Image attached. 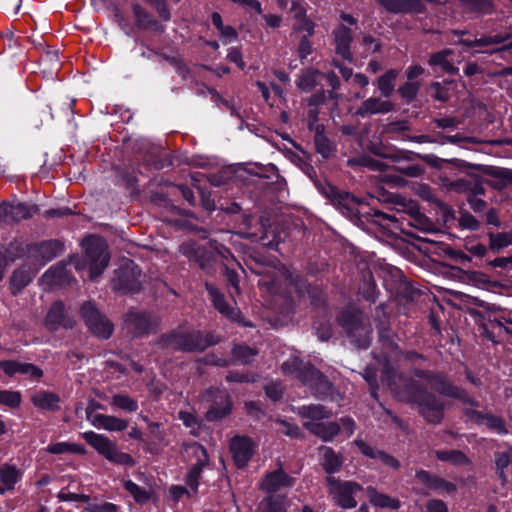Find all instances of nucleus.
I'll list each match as a JSON object with an SVG mask.
<instances>
[{"label": "nucleus", "mask_w": 512, "mask_h": 512, "mask_svg": "<svg viewBox=\"0 0 512 512\" xmlns=\"http://www.w3.org/2000/svg\"><path fill=\"white\" fill-rule=\"evenodd\" d=\"M85 254L83 257L74 256L70 264L78 271L88 269L90 280L100 276L110 261L106 241L97 236H89L82 242Z\"/></svg>", "instance_id": "nucleus-1"}, {"label": "nucleus", "mask_w": 512, "mask_h": 512, "mask_svg": "<svg viewBox=\"0 0 512 512\" xmlns=\"http://www.w3.org/2000/svg\"><path fill=\"white\" fill-rule=\"evenodd\" d=\"M179 251L190 261H194L203 270H208L221 258L228 266L230 259L235 261L231 252L217 241H210L209 248L203 247L194 241H185L180 245Z\"/></svg>", "instance_id": "nucleus-2"}, {"label": "nucleus", "mask_w": 512, "mask_h": 512, "mask_svg": "<svg viewBox=\"0 0 512 512\" xmlns=\"http://www.w3.org/2000/svg\"><path fill=\"white\" fill-rule=\"evenodd\" d=\"M158 344L161 348L185 352L203 351L213 342L199 331H188L179 327L169 334L163 335Z\"/></svg>", "instance_id": "nucleus-3"}, {"label": "nucleus", "mask_w": 512, "mask_h": 512, "mask_svg": "<svg viewBox=\"0 0 512 512\" xmlns=\"http://www.w3.org/2000/svg\"><path fill=\"white\" fill-rule=\"evenodd\" d=\"M285 375L293 376L308 386L316 395L324 393L328 388L325 376L309 364L297 357L285 361L281 366Z\"/></svg>", "instance_id": "nucleus-4"}, {"label": "nucleus", "mask_w": 512, "mask_h": 512, "mask_svg": "<svg viewBox=\"0 0 512 512\" xmlns=\"http://www.w3.org/2000/svg\"><path fill=\"white\" fill-rule=\"evenodd\" d=\"M407 400L419 405V411L423 417L433 424H438L443 418V403L433 394L426 392L419 386L411 383Z\"/></svg>", "instance_id": "nucleus-5"}, {"label": "nucleus", "mask_w": 512, "mask_h": 512, "mask_svg": "<svg viewBox=\"0 0 512 512\" xmlns=\"http://www.w3.org/2000/svg\"><path fill=\"white\" fill-rule=\"evenodd\" d=\"M82 437L109 462L118 465L134 464L132 457L127 453L119 451L117 445L108 437L102 434H97L93 431L84 432Z\"/></svg>", "instance_id": "nucleus-6"}, {"label": "nucleus", "mask_w": 512, "mask_h": 512, "mask_svg": "<svg viewBox=\"0 0 512 512\" xmlns=\"http://www.w3.org/2000/svg\"><path fill=\"white\" fill-rule=\"evenodd\" d=\"M328 493L335 503L342 508L357 506V497L362 495L363 487L354 481H341L335 477H328Z\"/></svg>", "instance_id": "nucleus-7"}, {"label": "nucleus", "mask_w": 512, "mask_h": 512, "mask_svg": "<svg viewBox=\"0 0 512 512\" xmlns=\"http://www.w3.org/2000/svg\"><path fill=\"white\" fill-rule=\"evenodd\" d=\"M414 375L425 380L432 389L444 396L458 399L463 403L476 405L465 390L451 384L443 374L417 369L414 371Z\"/></svg>", "instance_id": "nucleus-8"}, {"label": "nucleus", "mask_w": 512, "mask_h": 512, "mask_svg": "<svg viewBox=\"0 0 512 512\" xmlns=\"http://www.w3.org/2000/svg\"><path fill=\"white\" fill-rule=\"evenodd\" d=\"M341 323L359 348H366L371 341L372 327L369 319L361 312L345 313Z\"/></svg>", "instance_id": "nucleus-9"}, {"label": "nucleus", "mask_w": 512, "mask_h": 512, "mask_svg": "<svg viewBox=\"0 0 512 512\" xmlns=\"http://www.w3.org/2000/svg\"><path fill=\"white\" fill-rule=\"evenodd\" d=\"M81 317L92 334L101 339H108L114 326L112 322L97 309L90 301L85 302L80 308Z\"/></svg>", "instance_id": "nucleus-10"}, {"label": "nucleus", "mask_w": 512, "mask_h": 512, "mask_svg": "<svg viewBox=\"0 0 512 512\" xmlns=\"http://www.w3.org/2000/svg\"><path fill=\"white\" fill-rule=\"evenodd\" d=\"M81 317L92 334L101 339H108L114 326L112 322L97 309L90 301L85 302L80 308Z\"/></svg>", "instance_id": "nucleus-11"}, {"label": "nucleus", "mask_w": 512, "mask_h": 512, "mask_svg": "<svg viewBox=\"0 0 512 512\" xmlns=\"http://www.w3.org/2000/svg\"><path fill=\"white\" fill-rule=\"evenodd\" d=\"M81 317L92 334L101 339H108L114 326L112 322L97 309L90 301L85 302L80 308Z\"/></svg>", "instance_id": "nucleus-12"}, {"label": "nucleus", "mask_w": 512, "mask_h": 512, "mask_svg": "<svg viewBox=\"0 0 512 512\" xmlns=\"http://www.w3.org/2000/svg\"><path fill=\"white\" fill-rule=\"evenodd\" d=\"M141 271L133 262H129L125 266L115 271L112 280L114 290L123 293H136L141 290L142 282L140 280Z\"/></svg>", "instance_id": "nucleus-13"}, {"label": "nucleus", "mask_w": 512, "mask_h": 512, "mask_svg": "<svg viewBox=\"0 0 512 512\" xmlns=\"http://www.w3.org/2000/svg\"><path fill=\"white\" fill-rule=\"evenodd\" d=\"M185 455L192 461L195 460L192 468L186 476V484L193 490L197 491L199 485V478L203 468L208 464L209 457L206 449L199 443H191L185 446Z\"/></svg>", "instance_id": "nucleus-14"}, {"label": "nucleus", "mask_w": 512, "mask_h": 512, "mask_svg": "<svg viewBox=\"0 0 512 512\" xmlns=\"http://www.w3.org/2000/svg\"><path fill=\"white\" fill-rule=\"evenodd\" d=\"M257 449V444L249 437L235 436L230 442V452L235 465L244 468Z\"/></svg>", "instance_id": "nucleus-15"}, {"label": "nucleus", "mask_w": 512, "mask_h": 512, "mask_svg": "<svg viewBox=\"0 0 512 512\" xmlns=\"http://www.w3.org/2000/svg\"><path fill=\"white\" fill-rule=\"evenodd\" d=\"M44 324L49 331L54 332L60 328H72L74 320L66 312L63 302L56 301L49 308Z\"/></svg>", "instance_id": "nucleus-16"}, {"label": "nucleus", "mask_w": 512, "mask_h": 512, "mask_svg": "<svg viewBox=\"0 0 512 512\" xmlns=\"http://www.w3.org/2000/svg\"><path fill=\"white\" fill-rule=\"evenodd\" d=\"M295 482L296 478L287 474L280 466L264 475L260 482V488L265 492L274 493L284 488L293 487Z\"/></svg>", "instance_id": "nucleus-17"}, {"label": "nucleus", "mask_w": 512, "mask_h": 512, "mask_svg": "<svg viewBox=\"0 0 512 512\" xmlns=\"http://www.w3.org/2000/svg\"><path fill=\"white\" fill-rule=\"evenodd\" d=\"M453 57V50L444 49L433 53L429 57L428 64L434 73L455 75L459 72V69L455 66Z\"/></svg>", "instance_id": "nucleus-18"}, {"label": "nucleus", "mask_w": 512, "mask_h": 512, "mask_svg": "<svg viewBox=\"0 0 512 512\" xmlns=\"http://www.w3.org/2000/svg\"><path fill=\"white\" fill-rule=\"evenodd\" d=\"M416 478L428 489L434 490L438 493L452 494L457 490V486L454 483L426 470L417 471Z\"/></svg>", "instance_id": "nucleus-19"}, {"label": "nucleus", "mask_w": 512, "mask_h": 512, "mask_svg": "<svg viewBox=\"0 0 512 512\" xmlns=\"http://www.w3.org/2000/svg\"><path fill=\"white\" fill-rule=\"evenodd\" d=\"M205 287L213 303V306L219 313L230 320L240 321L241 313L237 307L228 304L225 301L224 295L214 285L206 282Z\"/></svg>", "instance_id": "nucleus-20"}, {"label": "nucleus", "mask_w": 512, "mask_h": 512, "mask_svg": "<svg viewBox=\"0 0 512 512\" xmlns=\"http://www.w3.org/2000/svg\"><path fill=\"white\" fill-rule=\"evenodd\" d=\"M37 211L32 205L19 203L16 205L2 204L0 205V214L5 216L6 221L19 222L31 218Z\"/></svg>", "instance_id": "nucleus-21"}, {"label": "nucleus", "mask_w": 512, "mask_h": 512, "mask_svg": "<svg viewBox=\"0 0 512 512\" xmlns=\"http://www.w3.org/2000/svg\"><path fill=\"white\" fill-rule=\"evenodd\" d=\"M393 110V104L389 100H382L377 97H370L362 102L356 114L361 117L374 114H385Z\"/></svg>", "instance_id": "nucleus-22"}, {"label": "nucleus", "mask_w": 512, "mask_h": 512, "mask_svg": "<svg viewBox=\"0 0 512 512\" xmlns=\"http://www.w3.org/2000/svg\"><path fill=\"white\" fill-rule=\"evenodd\" d=\"M70 275L66 264H57L48 269L41 277V283L48 288L62 286L69 282Z\"/></svg>", "instance_id": "nucleus-23"}, {"label": "nucleus", "mask_w": 512, "mask_h": 512, "mask_svg": "<svg viewBox=\"0 0 512 512\" xmlns=\"http://www.w3.org/2000/svg\"><path fill=\"white\" fill-rule=\"evenodd\" d=\"M303 425L308 431L325 442L333 440L340 431V426L336 422L305 421Z\"/></svg>", "instance_id": "nucleus-24"}, {"label": "nucleus", "mask_w": 512, "mask_h": 512, "mask_svg": "<svg viewBox=\"0 0 512 512\" xmlns=\"http://www.w3.org/2000/svg\"><path fill=\"white\" fill-rule=\"evenodd\" d=\"M215 393V400L206 413V418L209 421L221 419L231 411V402L227 393L220 390L215 391Z\"/></svg>", "instance_id": "nucleus-25"}, {"label": "nucleus", "mask_w": 512, "mask_h": 512, "mask_svg": "<svg viewBox=\"0 0 512 512\" xmlns=\"http://www.w3.org/2000/svg\"><path fill=\"white\" fill-rule=\"evenodd\" d=\"M33 405L39 409L47 411H57L60 409V396L51 391L40 390L31 397Z\"/></svg>", "instance_id": "nucleus-26"}, {"label": "nucleus", "mask_w": 512, "mask_h": 512, "mask_svg": "<svg viewBox=\"0 0 512 512\" xmlns=\"http://www.w3.org/2000/svg\"><path fill=\"white\" fill-rule=\"evenodd\" d=\"M291 12L297 21V29L305 31L308 36L314 33V23L306 16V2L303 0H293Z\"/></svg>", "instance_id": "nucleus-27"}, {"label": "nucleus", "mask_w": 512, "mask_h": 512, "mask_svg": "<svg viewBox=\"0 0 512 512\" xmlns=\"http://www.w3.org/2000/svg\"><path fill=\"white\" fill-rule=\"evenodd\" d=\"M125 324L135 334L147 333L152 326L150 317L138 311H129L125 316Z\"/></svg>", "instance_id": "nucleus-28"}, {"label": "nucleus", "mask_w": 512, "mask_h": 512, "mask_svg": "<svg viewBox=\"0 0 512 512\" xmlns=\"http://www.w3.org/2000/svg\"><path fill=\"white\" fill-rule=\"evenodd\" d=\"M334 36L336 53L343 59L351 60L350 43L352 41V35L350 29L344 25H340L334 31Z\"/></svg>", "instance_id": "nucleus-29"}, {"label": "nucleus", "mask_w": 512, "mask_h": 512, "mask_svg": "<svg viewBox=\"0 0 512 512\" xmlns=\"http://www.w3.org/2000/svg\"><path fill=\"white\" fill-rule=\"evenodd\" d=\"M22 478V472L15 466L8 463L0 466V486L5 491L14 489L17 482Z\"/></svg>", "instance_id": "nucleus-30"}, {"label": "nucleus", "mask_w": 512, "mask_h": 512, "mask_svg": "<svg viewBox=\"0 0 512 512\" xmlns=\"http://www.w3.org/2000/svg\"><path fill=\"white\" fill-rule=\"evenodd\" d=\"M91 422L95 427L108 431H123L128 427L126 420L105 414H95Z\"/></svg>", "instance_id": "nucleus-31"}, {"label": "nucleus", "mask_w": 512, "mask_h": 512, "mask_svg": "<svg viewBox=\"0 0 512 512\" xmlns=\"http://www.w3.org/2000/svg\"><path fill=\"white\" fill-rule=\"evenodd\" d=\"M35 249L44 262H49L63 252L64 246L58 240H50L40 243Z\"/></svg>", "instance_id": "nucleus-32"}, {"label": "nucleus", "mask_w": 512, "mask_h": 512, "mask_svg": "<svg viewBox=\"0 0 512 512\" xmlns=\"http://www.w3.org/2000/svg\"><path fill=\"white\" fill-rule=\"evenodd\" d=\"M33 272L26 268H19L13 272L10 278V289L13 295L20 293L32 280Z\"/></svg>", "instance_id": "nucleus-33"}, {"label": "nucleus", "mask_w": 512, "mask_h": 512, "mask_svg": "<svg viewBox=\"0 0 512 512\" xmlns=\"http://www.w3.org/2000/svg\"><path fill=\"white\" fill-rule=\"evenodd\" d=\"M367 494L370 503L376 507L391 509H398L400 507L398 499L379 493L372 487L367 488Z\"/></svg>", "instance_id": "nucleus-34"}, {"label": "nucleus", "mask_w": 512, "mask_h": 512, "mask_svg": "<svg viewBox=\"0 0 512 512\" xmlns=\"http://www.w3.org/2000/svg\"><path fill=\"white\" fill-rule=\"evenodd\" d=\"M472 417H475L477 421L486 425L490 430L497 434L502 435L508 433L505 422L500 417L491 414L481 415L478 412H472Z\"/></svg>", "instance_id": "nucleus-35"}, {"label": "nucleus", "mask_w": 512, "mask_h": 512, "mask_svg": "<svg viewBox=\"0 0 512 512\" xmlns=\"http://www.w3.org/2000/svg\"><path fill=\"white\" fill-rule=\"evenodd\" d=\"M298 413L302 418L308 421L320 422L322 419L329 418L332 412L321 405L302 406L298 409Z\"/></svg>", "instance_id": "nucleus-36"}, {"label": "nucleus", "mask_w": 512, "mask_h": 512, "mask_svg": "<svg viewBox=\"0 0 512 512\" xmlns=\"http://www.w3.org/2000/svg\"><path fill=\"white\" fill-rule=\"evenodd\" d=\"M263 512H287L289 500L284 495L268 496L260 504Z\"/></svg>", "instance_id": "nucleus-37"}, {"label": "nucleus", "mask_w": 512, "mask_h": 512, "mask_svg": "<svg viewBox=\"0 0 512 512\" xmlns=\"http://www.w3.org/2000/svg\"><path fill=\"white\" fill-rule=\"evenodd\" d=\"M47 452L50 454H78L85 455L86 449L84 446L76 443L70 442H57L51 443L46 448Z\"/></svg>", "instance_id": "nucleus-38"}, {"label": "nucleus", "mask_w": 512, "mask_h": 512, "mask_svg": "<svg viewBox=\"0 0 512 512\" xmlns=\"http://www.w3.org/2000/svg\"><path fill=\"white\" fill-rule=\"evenodd\" d=\"M323 76L321 72L314 69H306L299 76L296 84L302 91L308 92L318 85V79Z\"/></svg>", "instance_id": "nucleus-39"}, {"label": "nucleus", "mask_w": 512, "mask_h": 512, "mask_svg": "<svg viewBox=\"0 0 512 512\" xmlns=\"http://www.w3.org/2000/svg\"><path fill=\"white\" fill-rule=\"evenodd\" d=\"M512 464V449L503 452L495 453V466L496 471L499 478L502 481V484L508 482V476L505 473V470Z\"/></svg>", "instance_id": "nucleus-40"}, {"label": "nucleus", "mask_w": 512, "mask_h": 512, "mask_svg": "<svg viewBox=\"0 0 512 512\" xmlns=\"http://www.w3.org/2000/svg\"><path fill=\"white\" fill-rule=\"evenodd\" d=\"M133 14L135 16L137 25L142 29H155L157 30L160 26L158 22L140 5L133 4L132 6Z\"/></svg>", "instance_id": "nucleus-41"}, {"label": "nucleus", "mask_w": 512, "mask_h": 512, "mask_svg": "<svg viewBox=\"0 0 512 512\" xmlns=\"http://www.w3.org/2000/svg\"><path fill=\"white\" fill-rule=\"evenodd\" d=\"M438 460L449 462L453 465H467L470 463L468 457L459 450H438L435 452Z\"/></svg>", "instance_id": "nucleus-42"}, {"label": "nucleus", "mask_w": 512, "mask_h": 512, "mask_svg": "<svg viewBox=\"0 0 512 512\" xmlns=\"http://www.w3.org/2000/svg\"><path fill=\"white\" fill-rule=\"evenodd\" d=\"M321 451L325 471L329 474L336 472L342 464L340 457L329 447H323Z\"/></svg>", "instance_id": "nucleus-43"}, {"label": "nucleus", "mask_w": 512, "mask_h": 512, "mask_svg": "<svg viewBox=\"0 0 512 512\" xmlns=\"http://www.w3.org/2000/svg\"><path fill=\"white\" fill-rule=\"evenodd\" d=\"M111 405L126 412H135L139 408L137 401L126 394L113 395Z\"/></svg>", "instance_id": "nucleus-44"}, {"label": "nucleus", "mask_w": 512, "mask_h": 512, "mask_svg": "<svg viewBox=\"0 0 512 512\" xmlns=\"http://www.w3.org/2000/svg\"><path fill=\"white\" fill-rule=\"evenodd\" d=\"M397 75L396 70H389L378 79V89L382 96L389 97L392 94Z\"/></svg>", "instance_id": "nucleus-45"}, {"label": "nucleus", "mask_w": 512, "mask_h": 512, "mask_svg": "<svg viewBox=\"0 0 512 512\" xmlns=\"http://www.w3.org/2000/svg\"><path fill=\"white\" fill-rule=\"evenodd\" d=\"M124 488L130 493L137 503H146L151 497L150 491L140 487L131 480L124 481Z\"/></svg>", "instance_id": "nucleus-46"}, {"label": "nucleus", "mask_w": 512, "mask_h": 512, "mask_svg": "<svg viewBox=\"0 0 512 512\" xmlns=\"http://www.w3.org/2000/svg\"><path fill=\"white\" fill-rule=\"evenodd\" d=\"M257 355V351L247 346H235L232 350V356L236 363L248 364Z\"/></svg>", "instance_id": "nucleus-47"}, {"label": "nucleus", "mask_w": 512, "mask_h": 512, "mask_svg": "<svg viewBox=\"0 0 512 512\" xmlns=\"http://www.w3.org/2000/svg\"><path fill=\"white\" fill-rule=\"evenodd\" d=\"M27 364L28 363L13 360L0 361V369L9 376H13L17 373L25 375V373H27Z\"/></svg>", "instance_id": "nucleus-48"}, {"label": "nucleus", "mask_w": 512, "mask_h": 512, "mask_svg": "<svg viewBox=\"0 0 512 512\" xmlns=\"http://www.w3.org/2000/svg\"><path fill=\"white\" fill-rule=\"evenodd\" d=\"M21 403V394L18 391L0 390V404L10 408H17Z\"/></svg>", "instance_id": "nucleus-49"}, {"label": "nucleus", "mask_w": 512, "mask_h": 512, "mask_svg": "<svg viewBox=\"0 0 512 512\" xmlns=\"http://www.w3.org/2000/svg\"><path fill=\"white\" fill-rule=\"evenodd\" d=\"M484 193V188L481 184H475L473 187V194L469 195L468 202L471 206V208L474 211H483L486 203L484 200L480 199L478 195H481Z\"/></svg>", "instance_id": "nucleus-50"}, {"label": "nucleus", "mask_w": 512, "mask_h": 512, "mask_svg": "<svg viewBox=\"0 0 512 512\" xmlns=\"http://www.w3.org/2000/svg\"><path fill=\"white\" fill-rule=\"evenodd\" d=\"M512 244V235L508 233H499L490 235V248L492 250H500Z\"/></svg>", "instance_id": "nucleus-51"}, {"label": "nucleus", "mask_w": 512, "mask_h": 512, "mask_svg": "<svg viewBox=\"0 0 512 512\" xmlns=\"http://www.w3.org/2000/svg\"><path fill=\"white\" fill-rule=\"evenodd\" d=\"M511 38L510 33H500L496 35H490V36H483L481 38L477 39V43H481L483 46H489V45H498L502 44L505 41L509 40Z\"/></svg>", "instance_id": "nucleus-52"}, {"label": "nucleus", "mask_w": 512, "mask_h": 512, "mask_svg": "<svg viewBox=\"0 0 512 512\" xmlns=\"http://www.w3.org/2000/svg\"><path fill=\"white\" fill-rule=\"evenodd\" d=\"M118 507L111 502H90L86 507L87 512H117Z\"/></svg>", "instance_id": "nucleus-53"}, {"label": "nucleus", "mask_w": 512, "mask_h": 512, "mask_svg": "<svg viewBox=\"0 0 512 512\" xmlns=\"http://www.w3.org/2000/svg\"><path fill=\"white\" fill-rule=\"evenodd\" d=\"M419 87L418 82L408 81L399 87L398 92L403 98L412 100L416 97Z\"/></svg>", "instance_id": "nucleus-54"}, {"label": "nucleus", "mask_w": 512, "mask_h": 512, "mask_svg": "<svg viewBox=\"0 0 512 512\" xmlns=\"http://www.w3.org/2000/svg\"><path fill=\"white\" fill-rule=\"evenodd\" d=\"M179 419L183 422V424L192 429L193 434L196 435L195 430L199 428L200 423L194 413L189 411H180Z\"/></svg>", "instance_id": "nucleus-55"}, {"label": "nucleus", "mask_w": 512, "mask_h": 512, "mask_svg": "<svg viewBox=\"0 0 512 512\" xmlns=\"http://www.w3.org/2000/svg\"><path fill=\"white\" fill-rule=\"evenodd\" d=\"M276 423L280 425V431L290 437H298L300 435L299 428L295 424H291L284 420H277Z\"/></svg>", "instance_id": "nucleus-56"}, {"label": "nucleus", "mask_w": 512, "mask_h": 512, "mask_svg": "<svg viewBox=\"0 0 512 512\" xmlns=\"http://www.w3.org/2000/svg\"><path fill=\"white\" fill-rule=\"evenodd\" d=\"M411 225L420 230L428 231L432 226V223L424 215L416 213L415 215H412Z\"/></svg>", "instance_id": "nucleus-57"}, {"label": "nucleus", "mask_w": 512, "mask_h": 512, "mask_svg": "<svg viewBox=\"0 0 512 512\" xmlns=\"http://www.w3.org/2000/svg\"><path fill=\"white\" fill-rule=\"evenodd\" d=\"M223 44H229L234 42L238 34L232 26H224L219 30Z\"/></svg>", "instance_id": "nucleus-58"}, {"label": "nucleus", "mask_w": 512, "mask_h": 512, "mask_svg": "<svg viewBox=\"0 0 512 512\" xmlns=\"http://www.w3.org/2000/svg\"><path fill=\"white\" fill-rule=\"evenodd\" d=\"M267 396L273 401H277L282 397L283 389L278 383H272L265 387Z\"/></svg>", "instance_id": "nucleus-59"}, {"label": "nucleus", "mask_w": 512, "mask_h": 512, "mask_svg": "<svg viewBox=\"0 0 512 512\" xmlns=\"http://www.w3.org/2000/svg\"><path fill=\"white\" fill-rule=\"evenodd\" d=\"M226 277L229 285L234 289L233 292H231V295L233 294H239L240 288H239V280H238V274L230 269L229 267L226 268Z\"/></svg>", "instance_id": "nucleus-60"}, {"label": "nucleus", "mask_w": 512, "mask_h": 512, "mask_svg": "<svg viewBox=\"0 0 512 512\" xmlns=\"http://www.w3.org/2000/svg\"><path fill=\"white\" fill-rule=\"evenodd\" d=\"M473 10L481 13H489L492 10V4L489 0H469Z\"/></svg>", "instance_id": "nucleus-61"}, {"label": "nucleus", "mask_w": 512, "mask_h": 512, "mask_svg": "<svg viewBox=\"0 0 512 512\" xmlns=\"http://www.w3.org/2000/svg\"><path fill=\"white\" fill-rule=\"evenodd\" d=\"M460 225L470 230H476L479 228V222L470 214H463L460 217Z\"/></svg>", "instance_id": "nucleus-62"}, {"label": "nucleus", "mask_w": 512, "mask_h": 512, "mask_svg": "<svg viewBox=\"0 0 512 512\" xmlns=\"http://www.w3.org/2000/svg\"><path fill=\"white\" fill-rule=\"evenodd\" d=\"M428 512H448L446 504L439 499H432L427 502L426 505Z\"/></svg>", "instance_id": "nucleus-63"}, {"label": "nucleus", "mask_w": 512, "mask_h": 512, "mask_svg": "<svg viewBox=\"0 0 512 512\" xmlns=\"http://www.w3.org/2000/svg\"><path fill=\"white\" fill-rule=\"evenodd\" d=\"M227 59L230 62L235 63L240 69L245 68V62L243 61L242 54L238 49H231L227 54Z\"/></svg>", "instance_id": "nucleus-64"}]
</instances>
